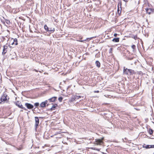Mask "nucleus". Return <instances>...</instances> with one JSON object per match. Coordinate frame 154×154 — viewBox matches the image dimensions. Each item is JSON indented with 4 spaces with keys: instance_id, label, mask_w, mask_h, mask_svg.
<instances>
[{
    "instance_id": "nucleus-3",
    "label": "nucleus",
    "mask_w": 154,
    "mask_h": 154,
    "mask_svg": "<svg viewBox=\"0 0 154 154\" xmlns=\"http://www.w3.org/2000/svg\"><path fill=\"white\" fill-rule=\"evenodd\" d=\"M8 46V45L7 44H6L4 46L3 51L2 52V54L3 55H5L7 52Z\"/></svg>"
},
{
    "instance_id": "nucleus-9",
    "label": "nucleus",
    "mask_w": 154,
    "mask_h": 154,
    "mask_svg": "<svg viewBox=\"0 0 154 154\" xmlns=\"http://www.w3.org/2000/svg\"><path fill=\"white\" fill-rule=\"evenodd\" d=\"M25 106L28 109H32L34 107L32 105L28 103H26L25 104Z\"/></svg>"
},
{
    "instance_id": "nucleus-15",
    "label": "nucleus",
    "mask_w": 154,
    "mask_h": 154,
    "mask_svg": "<svg viewBox=\"0 0 154 154\" xmlns=\"http://www.w3.org/2000/svg\"><path fill=\"white\" fill-rule=\"evenodd\" d=\"M129 75H132L135 73L134 71L131 69H129Z\"/></svg>"
},
{
    "instance_id": "nucleus-16",
    "label": "nucleus",
    "mask_w": 154,
    "mask_h": 154,
    "mask_svg": "<svg viewBox=\"0 0 154 154\" xmlns=\"http://www.w3.org/2000/svg\"><path fill=\"white\" fill-rule=\"evenodd\" d=\"M57 98V97H54L51 98L49 100L51 102H54L56 100Z\"/></svg>"
},
{
    "instance_id": "nucleus-8",
    "label": "nucleus",
    "mask_w": 154,
    "mask_h": 154,
    "mask_svg": "<svg viewBox=\"0 0 154 154\" xmlns=\"http://www.w3.org/2000/svg\"><path fill=\"white\" fill-rule=\"evenodd\" d=\"M146 13H148L149 14H150L151 12H153L154 11V10L152 8H145Z\"/></svg>"
},
{
    "instance_id": "nucleus-4",
    "label": "nucleus",
    "mask_w": 154,
    "mask_h": 154,
    "mask_svg": "<svg viewBox=\"0 0 154 154\" xmlns=\"http://www.w3.org/2000/svg\"><path fill=\"white\" fill-rule=\"evenodd\" d=\"M15 104L19 108H21L24 110H26V109L23 107V106L20 103L19 101H17L14 102Z\"/></svg>"
},
{
    "instance_id": "nucleus-18",
    "label": "nucleus",
    "mask_w": 154,
    "mask_h": 154,
    "mask_svg": "<svg viewBox=\"0 0 154 154\" xmlns=\"http://www.w3.org/2000/svg\"><path fill=\"white\" fill-rule=\"evenodd\" d=\"M112 41L114 42H118L119 41V38H114Z\"/></svg>"
},
{
    "instance_id": "nucleus-21",
    "label": "nucleus",
    "mask_w": 154,
    "mask_h": 154,
    "mask_svg": "<svg viewBox=\"0 0 154 154\" xmlns=\"http://www.w3.org/2000/svg\"><path fill=\"white\" fill-rule=\"evenodd\" d=\"M63 98L62 97H60L58 98V100L60 102H61L62 101V100H63Z\"/></svg>"
},
{
    "instance_id": "nucleus-6",
    "label": "nucleus",
    "mask_w": 154,
    "mask_h": 154,
    "mask_svg": "<svg viewBox=\"0 0 154 154\" xmlns=\"http://www.w3.org/2000/svg\"><path fill=\"white\" fill-rule=\"evenodd\" d=\"M35 130H36L38 125V124L39 123V120L38 117H35Z\"/></svg>"
},
{
    "instance_id": "nucleus-14",
    "label": "nucleus",
    "mask_w": 154,
    "mask_h": 154,
    "mask_svg": "<svg viewBox=\"0 0 154 154\" xmlns=\"http://www.w3.org/2000/svg\"><path fill=\"white\" fill-rule=\"evenodd\" d=\"M57 106V104H53L51 108L50 109L51 110H54L55 109V108Z\"/></svg>"
},
{
    "instance_id": "nucleus-17",
    "label": "nucleus",
    "mask_w": 154,
    "mask_h": 154,
    "mask_svg": "<svg viewBox=\"0 0 154 154\" xmlns=\"http://www.w3.org/2000/svg\"><path fill=\"white\" fill-rule=\"evenodd\" d=\"M95 64L99 68L100 67V64L99 61H96L95 62Z\"/></svg>"
},
{
    "instance_id": "nucleus-31",
    "label": "nucleus",
    "mask_w": 154,
    "mask_h": 154,
    "mask_svg": "<svg viewBox=\"0 0 154 154\" xmlns=\"http://www.w3.org/2000/svg\"><path fill=\"white\" fill-rule=\"evenodd\" d=\"M80 41L81 42H83V41Z\"/></svg>"
},
{
    "instance_id": "nucleus-30",
    "label": "nucleus",
    "mask_w": 154,
    "mask_h": 154,
    "mask_svg": "<svg viewBox=\"0 0 154 154\" xmlns=\"http://www.w3.org/2000/svg\"><path fill=\"white\" fill-rule=\"evenodd\" d=\"M132 59V58H128V60H131Z\"/></svg>"
},
{
    "instance_id": "nucleus-1",
    "label": "nucleus",
    "mask_w": 154,
    "mask_h": 154,
    "mask_svg": "<svg viewBox=\"0 0 154 154\" xmlns=\"http://www.w3.org/2000/svg\"><path fill=\"white\" fill-rule=\"evenodd\" d=\"M9 99V97L6 94L4 93L0 99V104H1L2 102H8Z\"/></svg>"
},
{
    "instance_id": "nucleus-28",
    "label": "nucleus",
    "mask_w": 154,
    "mask_h": 154,
    "mask_svg": "<svg viewBox=\"0 0 154 154\" xmlns=\"http://www.w3.org/2000/svg\"><path fill=\"white\" fill-rule=\"evenodd\" d=\"M110 52H111V51H112V48H110Z\"/></svg>"
},
{
    "instance_id": "nucleus-25",
    "label": "nucleus",
    "mask_w": 154,
    "mask_h": 154,
    "mask_svg": "<svg viewBox=\"0 0 154 154\" xmlns=\"http://www.w3.org/2000/svg\"><path fill=\"white\" fill-rule=\"evenodd\" d=\"M117 34L116 33H115L114 35V36L115 37H116L117 36Z\"/></svg>"
},
{
    "instance_id": "nucleus-13",
    "label": "nucleus",
    "mask_w": 154,
    "mask_h": 154,
    "mask_svg": "<svg viewBox=\"0 0 154 154\" xmlns=\"http://www.w3.org/2000/svg\"><path fill=\"white\" fill-rule=\"evenodd\" d=\"M146 149L154 148V145H146V146H143Z\"/></svg>"
},
{
    "instance_id": "nucleus-20",
    "label": "nucleus",
    "mask_w": 154,
    "mask_h": 154,
    "mask_svg": "<svg viewBox=\"0 0 154 154\" xmlns=\"http://www.w3.org/2000/svg\"><path fill=\"white\" fill-rule=\"evenodd\" d=\"M44 28L47 31H48L49 28L46 25H45L44 26Z\"/></svg>"
},
{
    "instance_id": "nucleus-23",
    "label": "nucleus",
    "mask_w": 154,
    "mask_h": 154,
    "mask_svg": "<svg viewBox=\"0 0 154 154\" xmlns=\"http://www.w3.org/2000/svg\"><path fill=\"white\" fill-rule=\"evenodd\" d=\"M131 48L133 49H134L135 48L136 46L134 45H133L131 46Z\"/></svg>"
},
{
    "instance_id": "nucleus-11",
    "label": "nucleus",
    "mask_w": 154,
    "mask_h": 154,
    "mask_svg": "<svg viewBox=\"0 0 154 154\" xmlns=\"http://www.w3.org/2000/svg\"><path fill=\"white\" fill-rule=\"evenodd\" d=\"M47 101L46 100L44 102H42L40 104V106L42 107H44L46 106V105L47 103Z\"/></svg>"
},
{
    "instance_id": "nucleus-22",
    "label": "nucleus",
    "mask_w": 154,
    "mask_h": 154,
    "mask_svg": "<svg viewBox=\"0 0 154 154\" xmlns=\"http://www.w3.org/2000/svg\"><path fill=\"white\" fill-rule=\"evenodd\" d=\"M39 105V103H36L34 104V106L36 107L37 106Z\"/></svg>"
},
{
    "instance_id": "nucleus-2",
    "label": "nucleus",
    "mask_w": 154,
    "mask_h": 154,
    "mask_svg": "<svg viewBox=\"0 0 154 154\" xmlns=\"http://www.w3.org/2000/svg\"><path fill=\"white\" fill-rule=\"evenodd\" d=\"M103 138L102 140L100 139H96L95 141L94 142V144L97 145H102L103 144V142L102 141Z\"/></svg>"
},
{
    "instance_id": "nucleus-19",
    "label": "nucleus",
    "mask_w": 154,
    "mask_h": 154,
    "mask_svg": "<svg viewBox=\"0 0 154 154\" xmlns=\"http://www.w3.org/2000/svg\"><path fill=\"white\" fill-rule=\"evenodd\" d=\"M148 132L151 135L152 134L153 132V131L150 128L148 131Z\"/></svg>"
},
{
    "instance_id": "nucleus-27",
    "label": "nucleus",
    "mask_w": 154,
    "mask_h": 154,
    "mask_svg": "<svg viewBox=\"0 0 154 154\" xmlns=\"http://www.w3.org/2000/svg\"><path fill=\"white\" fill-rule=\"evenodd\" d=\"M93 149H94V150H99L98 149H97L96 148H95Z\"/></svg>"
},
{
    "instance_id": "nucleus-29",
    "label": "nucleus",
    "mask_w": 154,
    "mask_h": 154,
    "mask_svg": "<svg viewBox=\"0 0 154 154\" xmlns=\"http://www.w3.org/2000/svg\"><path fill=\"white\" fill-rule=\"evenodd\" d=\"M123 1L125 2H128V0H123Z\"/></svg>"
},
{
    "instance_id": "nucleus-10",
    "label": "nucleus",
    "mask_w": 154,
    "mask_h": 154,
    "mask_svg": "<svg viewBox=\"0 0 154 154\" xmlns=\"http://www.w3.org/2000/svg\"><path fill=\"white\" fill-rule=\"evenodd\" d=\"M123 72L124 74L127 75H129V69L125 68V67H124Z\"/></svg>"
},
{
    "instance_id": "nucleus-7",
    "label": "nucleus",
    "mask_w": 154,
    "mask_h": 154,
    "mask_svg": "<svg viewBox=\"0 0 154 154\" xmlns=\"http://www.w3.org/2000/svg\"><path fill=\"white\" fill-rule=\"evenodd\" d=\"M81 97L80 96L73 95L72 96L71 98V101H73L76 100L78 99L79 98Z\"/></svg>"
},
{
    "instance_id": "nucleus-26",
    "label": "nucleus",
    "mask_w": 154,
    "mask_h": 154,
    "mask_svg": "<svg viewBox=\"0 0 154 154\" xmlns=\"http://www.w3.org/2000/svg\"><path fill=\"white\" fill-rule=\"evenodd\" d=\"M94 92L95 93H98V92H99V91H94Z\"/></svg>"
},
{
    "instance_id": "nucleus-12",
    "label": "nucleus",
    "mask_w": 154,
    "mask_h": 154,
    "mask_svg": "<svg viewBox=\"0 0 154 154\" xmlns=\"http://www.w3.org/2000/svg\"><path fill=\"white\" fill-rule=\"evenodd\" d=\"M12 40H13V42L11 43L12 45H17V38L12 39Z\"/></svg>"
},
{
    "instance_id": "nucleus-24",
    "label": "nucleus",
    "mask_w": 154,
    "mask_h": 154,
    "mask_svg": "<svg viewBox=\"0 0 154 154\" xmlns=\"http://www.w3.org/2000/svg\"><path fill=\"white\" fill-rule=\"evenodd\" d=\"M55 30V29L54 28H53V29H49L48 31H54Z\"/></svg>"
},
{
    "instance_id": "nucleus-5",
    "label": "nucleus",
    "mask_w": 154,
    "mask_h": 154,
    "mask_svg": "<svg viewBox=\"0 0 154 154\" xmlns=\"http://www.w3.org/2000/svg\"><path fill=\"white\" fill-rule=\"evenodd\" d=\"M121 5V3H119L118 5L117 12L119 14H120L121 13V11L122 10Z\"/></svg>"
}]
</instances>
